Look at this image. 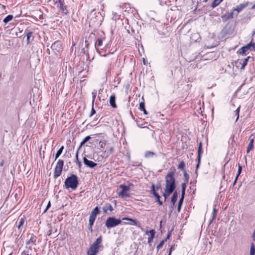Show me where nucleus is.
I'll return each mask as SVG.
<instances>
[{"mask_svg": "<svg viewBox=\"0 0 255 255\" xmlns=\"http://www.w3.org/2000/svg\"><path fill=\"white\" fill-rule=\"evenodd\" d=\"M185 166V163L183 161H182L180 162L179 166H178V169L180 170H183Z\"/></svg>", "mask_w": 255, "mask_h": 255, "instance_id": "nucleus-32", "label": "nucleus"}, {"mask_svg": "<svg viewBox=\"0 0 255 255\" xmlns=\"http://www.w3.org/2000/svg\"><path fill=\"white\" fill-rule=\"evenodd\" d=\"M76 159L77 161H78V152L77 151L76 155Z\"/></svg>", "mask_w": 255, "mask_h": 255, "instance_id": "nucleus-47", "label": "nucleus"}, {"mask_svg": "<svg viewBox=\"0 0 255 255\" xmlns=\"http://www.w3.org/2000/svg\"><path fill=\"white\" fill-rule=\"evenodd\" d=\"M95 113V111L94 110L93 108H92V111H91V116H92L93 115H94V114Z\"/></svg>", "mask_w": 255, "mask_h": 255, "instance_id": "nucleus-46", "label": "nucleus"}, {"mask_svg": "<svg viewBox=\"0 0 255 255\" xmlns=\"http://www.w3.org/2000/svg\"><path fill=\"white\" fill-rule=\"evenodd\" d=\"M236 116H237L236 122L238 121L239 117V113H240V107L235 111Z\"/></svg>", "mask_w": 255, "mask_h": 255, "instance_id": "nucleus-33", "label": "nucleus"}, {"mask_svg": "<svg viewBox=\"0 0 255 255\" xmlns=\"http://www.w3.org/2000/svg\"><path fill=\"white\" fill-rule=\"evenodd\" d=\"M184 177L186 178V179H188V175L187 173H185L184 174Z\"/></svg>", "mask_w": 255, "mask_h": 255, "instance_id": "nucleus-50", "label": "nucleus"}, {"mask_svg": "<svg viewBox=\"0 0 255 255\" xmlns=\"http://www.w3.org/2000/svg\"><path fill=\"white\" fill-rule=\"evenodd\" d=\"M110 103L113 108H116L117 105L115 103V96L112 95L110 98Z\"/></svg>", "mask_w": 255, "mask_h": 255, "instance_id": "nucleus-19", "label": "nucleus"}, {"mask_svg": "<svg viewBox=\"0 0 255 255\" xmlns=\"http://www.w3.org/2000/svg\"><path fill=\"white\" fill-rule=\"evenodd\" d=\"M64 183L66 189L71 188L74 190L78 187V178L75 175L72 174L66 179Z\"/></svg>", "mask_w": 255, "mask_h": 255, "instance_id": "nucleus-2", "label": "nucleus"}, {"mask_svg": "<svg viewBox=\"0 0 255 255\" xmlns=\"http://www.w3.org/2000/svg\"><path fill=\"white\" fill-rule=\"evenodd\" d=\"M94 11V10H93L92 11V12L90 13V16H91V15H92L93 12V11Z\"/></svg>", "mask_w": 255, "mask_h": 255, "instance_id": "nucleus-56", "label": "nucleus"}, {"mask_svg": "<svg viewBox=\"0 0 255 255\" xmlns=\"http://www.w3.org/2000/svg\"><path fill=\"white\" fill-rule=\"evenodd\" d=\"M102 241V237L101 236L98 238L91 246L88 252L87 255H96L99 252Z\"/></svg>", "mask_w": 255, "mask_h": 255, "instance_id": "nucleus-3", "label": "nucleus"}, {"mask_svg": "<svg viewBox=\"0 0 255 255\" xmlns=\"http://www.w3.org/2000/svg\"><path fill=\"white\" fill-rule=\"evenodd\" d=\"M166 241V240H164L162 241L160 243V244L157 246V249L158 250L163 246L164 242Z\"/></svg>", "mask_w": 255, "mask_h": 255, "instance_id": "nucleus-35", "label": "nucleus"}, {"mask_svg": "<svg viewBox=\"0 0 255 255\" xmlns=\"http://www.w3.org/2000/svg\"><path fill=\"white\" fill-rule=\"evenodd\" d=\"M36 241V236H34L33 235H32L30 239L26 242V248L31 251L33 249V245L35 244Z\"/></svg>", "mask_w": 255, "mask_h": 255, "instance_id": "nucleus-9", "label": "nucleus"}, {"mask_svg": "<svg viewBox=\"0 0 255 255\" xmlns=\"http://www.w3.org/2000/svg\"><path fill=\"white\" fill-rule=\"evenodd\" d=\"M223 0H214V1L212 3V6L213 7H215L219 5Z\"/></svg>", "mask_w": 255, "mask_h": 255, "instance_id": "nucleus-26", "label": "nucleus"}, {"mask_svg": "<svg viewBox=\"0 0 255 255\" xmlns=\"http://www.w3.org/2000/svg\"><path fill=\"white\" fill-rule=\"evenodd\" d=\"M56 4H57V6L60 8L63 13L66 14L68 11L66 9L65 6L63 5V0H58L56 1Z\"/></svg>", "mask_w": 255, "mask_h": 255, "instance_id": "nucleus-11", "label": "nucleus"}, {"mask_svg": "<svg viewBox=\"0 0 255 255\" xmlns=\"http://www.w3.org/2000/svg\"><path fill=\"white\" fill-rule=\"evenodd\" d=\"M152 191H153V195H154V196L157 199V200H159V199L160 198V196H159V195L157 193H156L155 192V190H154V185L153 184L152 185Z\"/></svg>", "mask_w": 255, "mask_h": 255, "instance_id": "nucleus-30", "label": "nucleus"}, {"mask_svg": "<svg viewBox=\"0 0 255 255\" xmlns=\"http://www.w3.org/2000/svg\"><path fill=\"white\" fill-rule=\"evenodd\" d=\"M174 172L170 171L165 176V186L164 193L163 194L165 200L174 191L175 188V178L174 177Z\"/></svg>", "mask_w": 255, "mask_h": 255, "instance_id": "nucleus-1", "label": "nucleus"}, {"mask_svg": "<svg viewBox=\"0 0 255 255\" xmlns=\"http://www.w3.org/2000/svg\"><path fill=\"white\" fill-rule=\"evenodd\" d=\"M170 236V234H168V235H167V238H166L165 240H167V239H169V238Z\"/></svg>", "mask_w": 255, "mask_h": 255, "instance_id": "nucleus-55", "label": "nucleus"}, {"mask_svg": "<svg viewBox=\"0 0 255 255\" xmlns=\"http://www.w3.org/2000/svg\"><path fill=\"white\" fill-rule=\"evenodd\" d=\"M248 5V2H247L245 3H241L238 5L235 9L234 10L237 11L238 12L241 11L243 9L245 8Z\"/></svg>", "mask_w": 255, "mask_h": 255, "instance_id": "nucleus-14", "label": "nucleus"}, {"mask_svg": "<svg viewBox=\"0 0 255 255\" xmlns=\"http://www.w3.org/2000/svg\"><path fill=\"white\" fill-rule=\"evenodd\" d=\"M139 109L141 110V111H143V113L145 115H147V111H146L145 109V107H144V102H141L140 104H139Z\"/></svg>", "mask_w": 255, "mask_h": 255, "instance_id": "nucleus-22", "label": "nucleus"}, {"mask_svg": "<svg viewBox=\"0 0 255 255\" xmlns=\"http://www.w3.org/2000/svg\"><path fill=\"white\" fill-rule=\"evenodd\" d=\"M171 251H172V248H171L170 249L169 253L168 255H171Z\"/></svg>", "mask_w": 255, "mask_h": 255, "instance_id": "nucleus-53", "label": "nucleus"}, {"mask_svg": "<svg viewBox=\"0 0 255 255\" xmlns=\"http://www.w3.org/2000/svg\"><path fill=\"white\" fill-rule=\"evenodd\" d=\"M86 142H84V140H83V141L81 142L80 143V147H79V148H81L83 145H84V144Z\"/></svg>", "mask_w": 255, "mask_h": 255, "instance_id": "nucleus-44", "label": "nucleus"}, {"mask_svg": "<svg viewBox=\"0 0 255 255\" xmlns=\"http://www.w3.org/2000/svg\"><path fill=\"white\" fill-rule=\"evenodd\" d=\"M250 255H255V246L253 243L251 246Z\"/></svg>", "mask_w": 255, "mask_h": 255, "instance_id": "nucleus-24", "label": "nucleus"}, {"mask_svg": "<svg viewBox=\"0 0 255 255\" xmlns=\"http://www.w3.org/2000/svg\"><path fill=\"white\" fill-rule=\"evenodd\" d=\"M99 209L98 207L95 208L91 212L89 218V225L93 226L94 222L96 219Z\"/></svg>", "mask_w": 255, "mask_h": 255, "instance_id": "nucleus-8", "label": "nucleus"}, {"mask_svg": "<svg viewBox=\"0 0 255 255\" xmlns=\"http://www.w3.org/2000/svg\"><path fill=\"white\" fill-rule=\"evenodd\" d=\"M250 143L247 146V153H249L250 152V151L251 150H252L254 147V144H253L254 141V138H250Z\"/></svg>", "mask_w": 255, "mask_h": 255, "instance_id": "nucleus-18", "label": "nucleus"}, {"mask_svg": "<svg viewBox=\"0 0 255 255\" xmlns=\"http://www.w3.org/2000/svg\"><path fill=\"white\" fill-rule=\"evenodd\" d=\"M113 149H114L113 147H111L110 148V149H109V151H108V152H107V156H109V155H110L111 154H112V153H113Z\"/></svg>", "mask_w": 255, "mask_h": 255, "instance_id": "nucleus-38", "label": "nucleus"}, {"mask_svg": "<svg viewBox=\"0 0 255 255\" xmlns=\"http://www.w3.org/2000/svg\"><path fill=\"white\" fill-rule=\"evenodd\" d=\"M177 197H178V194H177V192H175L173 193V194L172 196V198H171V204L172 207H173L174 206L175 203L177 201Z\"/></svg>", "mask_w": 255, "mask_h": 255, "instance_id": "nucleus-16", "label": "nucleus"}, {"mask_svg": "<svg viewBox=\"0 0 255 255\" xmlns=\"http://www.w3.org/2000/svg\"><path fill=\"white\" fill-rule=\"evenodd\" d=\"M149 233L150 234V236L148 238V242L149 243H151L152 241L154 236L155 231L154 230H151L149 231Z\"/></svg>", "mask_w": 255, "mask_h": 255, "instance_id": "nucleus-20", "label": "nucleus"}, {"mask_svg": "<svg viewBox=\"0 0 255 255\" xmlns=\"http://www.w3.org/2000/svg\"><path fill=\"white\" fill-rule=\"evenodd\" d=\"M123 221H128V223L125 222L124 224H129L131 225L137 226V221L135 219L128 218L127 217L123 218L122 219Z\"/></svg>", "mask_w": 255, "mask_h": 255, "instance_id": "nucleus-12", "label": "nucleus"}, {"mask_svg": "<svg viewBox=\"0 0 255 255\" xmlns=\"http://www.w3.org/2000/svg\"><path fill=\"white\" fill-rule=\"evenodd\" d=\"M238 178L237 176H236V178H235V181L234 182V183H233V185H235V184H236V182H237V180L238 179Z\"/></svg>", "mask_w": 255, "mask_h": 255, "instance_id": "nucleus-48", "label": "nucleus"}, {"mask_svg": "<svg viewBox=\"0 0 255 255\" xmlns=\"http://www.w3.org/2000/svg\"><path fill=\"white\" fill-rule=\"evenodd\" d=\"M51 51H49V54L51 53L53 54H58L60 53L62 49V45L60 41L54 42L51 46Z\"/></svg>", "mask_w": 255, "mask_h": 255, "instance_id": "nucleus-5", "label": "nucleus"}, {"mask_svg": "<svg viewBox=\"0 0 255 255\" xmlns=\"http://www.w3.org/2000/svg\"><path fill=\"white\" fill-rule=\"evenodd\" d=\"M183 198H184V196H182L179 201L178 208H177L178 212H179L180 211L181 207V206H182V205L183 204Z\"/></svg>", "mask_w": 255, "mask_h": 255, "instance_id": "nucleus-25", "label": "nucleus"}, {"mask_svg": "<svg viewBox=\"0 0 255 255\" xmlns=\"http://www.w3.org/2000/svg\"><path fill=\"white\" fill-rule=\"evenodd\" d=\"M103 211L107 213L108 211L112 212L113 210V208L110 204H106L103 208Z\"/></svg>", "mask_w": 255, "mask_h": 255, "instance_id": "nucleus-17", "label": "nucleus"}, {"mask_svg": "<svg viewBox=\"0 0 255 255\" xmlns=\"http://www.w3.org/2000/svg\"><path fill=\"white\" fill-rule=\"evenodd\" d=\"M24 221H25V220H24V218L21 217L20 219V221L19 222V224H18V225L17 226L18 229H20V227L22 226L23 225V224L24 223Z\"/></svg>", "mask_w": 255, "mask_h": 255, "instance_id": "nucleus-31", "label": "nucleus"}, {"mask_svg": "<svg viewBox=\"0 0 255 255\" xmlns=\"http://www.w3.org/2000/svg\"><path fill=\"white\" fill-rule=\"evenodd\" d=\"M119 188L122 189V191L119 193V195L122 198H127L129 196L127 192L129 190L130 188L129 186L125 185H120Z\"/></svg>", "mask_w": 255, "mask_h": 255, "instance_id": "nucleus-7", "label": "nucleus"}, {"mask_svg": "<svg viewBox=\"0 0 255 255\" xmlns=\"http://www.w3.org/2000/svg\"><path fill=\"white\" fill-rule=\"evenodd\" d=\"M92 104L93 105L94 101H95V98L96 97L97 92L96 91L95 92H93L92 93Z\"/></svg>", "mask_w": 255, "mask_h": 255, "instance_id": "nucleus-34", "label": "nucleus"}, {"mask_svg": "<svg viewBox=\"0 0 255 255\" xmlns=\"http://www.w3.org/2000/svg\"><path fill=\"white\" fill-rule=\"evenodd\" d=\"M91 138V137L90 136H87L83 139L84 142H86L88 141Z\"/></svg>", "mask_w": 255, "mask_h": 255, "instance_id": "nucleus-39", "label": "nucleus"}, {"mask_svg": "<svg viewBox=\"0 0 255 255\" xmlns=\"http://www.w3.org/2000/svg\"><path fill=\"white\" fill-rule=\"evenodd\" d=\"M106 145V143L105 142H100V147L101 148H103Z\"/></svg>", "mask_w": 255, "mask_h": 255, "instance_id": "nucleus-42", "label": "nucleus"}, {"mask_svg": "<svg viewBox=\"0 0 255 255\" xmlns=\"http://www.w3.org/2000/svg\"><path fill=\"white\" fill-rule=\"evenodd\" d=\"M143 62L144 64L145 65V60L144 58L143 59Z\"/></svg>", "mask_w": 255, "mask_h": 255, "instance_id": "nucleus-57", "label": "nucleus"}, {"mask_svg": "<svg viewBox=\"0 0 255 255\" xmlns=\"http://www.w3.org/2000/svg\"><path fill=\"white\" fill-rule=\"evenodd\" d=\"M213 212H214V213H213V219H214V218L215 217V213L217 212L215 208H214Z\"/></svg>", "mask_w": 255, "mask_h": 255, "instance_id": "nucleus-43", "label": "nucleus"}, {"mask_svg": "<svg viewBox=\"0 0 255 255\" xmlns=\"http://www.w3.org/2000/svg\"><path fill=\"white\" fill-rule=\"evenodd\" d=\"M63 165V161L61 159L58 160L54 170V176L55 178H57L60 175L62 170Z\"/></svg>", "mask_w": 255, "mask_h": 255, "instance_id": "nucleus-6", "label": "nucleus"}, {"mask_svg": "<svg viewBox=\"0 0 255 255\" xmlns=\"http://www.w3.org/2000/svg\"><path fill=\"white\" fill-rule=\"evenodd\" d=\"M77 164H78L79 166L80 167L81 166L80 162L79 161H77Z\"/></svg>", "mask_w": 255, "mask_h": 255, "instance_id": "nucleus-54", "label": "nucleus"}, {"mask_svg": "<svg viewBox=\"0 0 255 255\" xmlns=\"http://www.w3.org/2000/svg\"><path fill=\"white\" fill-rule=\"evenodd\" d=\"M63 148H64V146H62L60 148V149L57 151V152L56 154V155H55V160H56L58 158V157L61 155V154L62 153V151L63 150Z\"/></svg>", "mask_w": 255, "mask_h": 255, "instance_id": "nucleus-23", "label": "nucleus"}, {"mask_svg": "<svg viewBox=\"0 0 255 255\" xmlns=\"http://www.w3.org/2000/svg\"><path fill=\"white\" fill-rule=\"evenodd\" d=\"M249 58H250V57H248L247 58L243 59V60H241V62L242 61V63H241V64H242V66L241 68V70H243L245 68V67L246 66L248 61Z\"/></svg>", "mask_w": 255, "mask_h": 255, "instance_id": "nucleus-21", "label": "nucleus"}, {"mask_svg": "<svg viewBox=\"0 0 255 255\" xmlns=\"http://www.w3.org/2000/svg\"><path fill=\"white\" fill-rule=\"evenodd\" d=\"M50 207V202L49 201L47 205V207H46V209L44 210V212H46L47 211V210L49 209V208Z\"/></svg>", "mask_w": 255, "mask_h": 255, "instance_id": "nucleus-40", "label": "nucleus"}, {"mask_svg": "<svg viewBox=\"0 0 255 255\" xmlns=\"http://www.w3.org/2000/svg\"><path fill=\"white\" fill-rule=\"evenodd\" d=\"M102 39H99L98 40V45L99 46H101V45H102Z\"/></svg>", "mask_w": 255, "mask_h": 255, "instance_id": "nucleus-41", "label": "nucleus"}, {"mask_svg": "<svg viewBox=\"0 0 255 255\" xmlns=\"http://www.w3.org/2000/svg\"><path fill=\"white\" fill-rule=\"evenodd\" d=\"M185 188H186V185H185V184L184 183L182 185V196H184V193H185Z\"/></svg>", "mask_w": 255, "mask_h": 255, "instance_id": "nucleus-37", "label": "nucleus"}, {"mask_svg": "<svg viewBox=\"0 0 255 255\" xmlns=\"http://www.w3.org/2000/svg\"><path fill=\"white\" fill-rule=\"evenodd\" d=\"M202 142H200V143L199 144L198 150V164L197 165V168L199 166V163H200V159H201V155H202V152H202Z\"/></svg>", "mask_w": 255, "mask_h": 255, "instance_id": "nucleus-13", "label": "nucleus"}, {"mask_svg": "<svg viewBox=\"0 0 255 255\" xmlns=\"http://www.w3.org/2000/svg\"><path fill=\"white\" fill-rule=\"evenodd\" d=\"M121 220L117 219L115 217H109L107 218L105 225L108 228L115 227L121 223Z\"/></svg>", "mask_w": 255, "mask_h": 255, "instance_id": "nucleus-4", "label": "nucleus"}, {"mask_svg": "<svg viewBox=\"0 0 255 255\" xmlns=\"http://www.w3.org/2000/svg\"><path fill=\"white\" fill-rule=\"evenodd\" d=\"M251 46H253L254 49H255V43L253 44L252 43Z\"/></svg>", "mask_w": 255, "mask_h": 255, "instance_id": "nucleus-52", "label": "nucleus"}, {"mask_svg": "<svg viewBox=\"0 0 255 255\" xmlns=\"http://www.w3.org/2000/svg\"><path fill=\"white\" fill-rule=\"evenodd\" d=\"M13 18V16L12 15H7L3 20V21L6 23L9 21H10Z\"/></svg>", "mask_w": 255, "mask_h": 255, "instance_id": "nucleus-27", "label": "nucleus"}, {"mask_svg": "<svg viewBox=\"0 0 255 255\" xmlns=\"http://www.w3.org/2000/svg\"><path fill=\"white\" fill-rule=\"evenodd\" d=\"M21 255H29L27 253V252L26 251H23L22 254H21Z\"/></svg>", "mask_w": 255, "mask_h": 255, "instance_id": "nucleus-45", "label": "nucleus"}, {"mask_svg": "<svg viewBox=\"0 0 255 255\" xmlns=\"http://www.w3.org/2000/svg\"><path fill=\"white\" fill-rule=\"evenodd\" d=\"M157 201L160 205H161L162 204V202L160 201L159 199V200H157Z\"/></svg>", "mask_w": 255, "mask_h": 255, "instance_id": "nucleus-51", "label": "nucleus"}, {"mask_svg": "<svg viewBox=\"0 0 255 255\" xmlns=\"http://www.w3.org/2000/svg\"><path fill=\"white\" fill-rule=\"evenodd\" d=\"M154 155V153L151 151H146L145 153V157H150L153 156Z\"/></svg>", "mask_w": 255, "mask_h": 255, "instance_id": "nucleus-29", "label": "nucleus"}, {"mask_svg": "<svg viewBox=\"0 0 255 255\" xmlns=\"http://www.w3.org/2000/svg\"><path fill=\"white\" fill-rule=\"evenodd\" d=\"M252 45V43H250V44H247V45L243 47L240 50V54H244L246 51H247L248 50H249L251 48Z\"/></svg>", "mask_w": 255, "mask_h": 255, "instance_id": "nucleus-15", "label": "nucleus"}, {"mask_svg": "<svg viewBox=\"0 0 255 255\" xmlns=\"http://www.w3.org/2000/svg\"><path fill=\"white\" fill-rule=\"evenodd\" d=\"M32 34V32L28 30H26V37H27V43L29 42V39L31 37Z\"/></svg>", "mask_w": 255, "mask_h": 255, "instance_id": "nucleus-28", "label": "nucleus"}, {"mask_svg": "<svg viewBox=\"0 0 255 255\" xmlns=\"http://www.w3.org/2000/svg\"><path fill=\"white\" fill-rule=\"evenodd\" d=\"M242 167L240 164H239L238 171V174L237 175V177H238L240 175V174H241V173L242 172Z\"/></svg>", "mask_w": 255, "mask_h": 255, "instance_id": "nucleus-36", "label": "nucleus"}, {"mask_svg": "<svg viewBox=\"0 0 255 255\" xmlns=\"http://www.w3.org/2000/svg\"><path fill=\"white\" fill-rule=\"evenodd\" d=\"M92 227V226H91V225H89V229L91 231V232L93 231Z\"/></svg>", "mask_w": 255, "mask_h": 255, "instance_id": "nucleus-49", "label": "nucleus"}, {"mask_svg": "<svg viewBox=\"0 0 255 255\" xmlns=\"http://www.w3.org/2000/svg\"><path fill=\"white\" fill-rule=\"evenodd\" d=\"M83 162L86 166L90 168H93L97 165V163L92 161L89 160L85 157L83 158Z\"/></svg>", "mask_w": 255, "mask_h": 255, "instance_id": "nucleus-10", "label": "nucleus"}]
</instances>
